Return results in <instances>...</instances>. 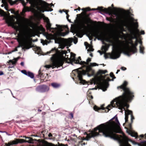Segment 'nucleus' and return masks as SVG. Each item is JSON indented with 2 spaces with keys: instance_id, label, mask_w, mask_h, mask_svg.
<instances>
[{
  "instance_id": "25",
  "label": "nucleus",
  "mask_w": 146,
  "mask_h": 146,
  "mask_svg": "<svg viewBox=\"0 0 146 146\" xmlns=\"http://www.w3.org/2000/svg\"><path fill=\"white\" fill-rule=\"evenodd\" d=\"M67 53V52L66 51V50H62V51H61V54L62 55V57H60L59 58H58V59H59L60 58H63L64 59V60H64V62L66 61V59L67 58H66L65 57H64V56H63V55L64 54H65V56H66V54Z\"/></svg>"
},
{
  "instance_id": "37",
  "label": "nucleus",
  "mask_w": 146,
  "mask_h": 146,
  "mask_svg": "<svg viewBox=\"0 0 146 146\" xmlns=\"http://www.w3.org/2000/svg\"><path fill=\"white\" fill-rule=\"evenodd\" d=\"M98 64H97V63H90V67H91V66H98Z\"/></svg>"
},
{
  "instance_id": "47",
  "label": "nucleus",
  "mask_w": 146,
  "mask_h": 146,
  "mask_svg": "<svg viewBox=\"0 0 146 146\" xmlns=\"http://www.w3.org/2000/svg\"><path fill=\"white\" fill-rule=\"evenodd\" d=\"M42 75V73H41L40 70L38 71L39 76L40 77H41Z\"/></svg>"
},
{
  "instance_id": "56",
  "label": "nucleus",
  "mask_w": 146,
  "mask_h": 146,
  "mask_svg": "<svg viewBox=\"0 0 146 146\" xmlns=\"http://www.w3.org/2000/svg\"><path fill=\"white\" fill-rule=\"evenodd\" d=\"M132 123L131 122V123H129V127L130 128H131V127H132L131 124H132Z\"/></svg>"
},
{
  "instance_id": "42",
  "label": "nucleus",
  "mask_w": 146,
  "mask_h": 146,
  "mask_svg": "<svg viewBox=\"0 0 146 146\" xmlns=\"http://www.w3.org/2000/svg\"><path fill=\"white\" fill-rule=\"evenodd\" d=\"M46 38L47 40H50L52 39H53V37H51L50 36H46Z\"/></svg>"
},
{
  "instance_id": "59",
  "label": "nucleus",
  "mask_w": 146,
  "mask_h": 146,
  "mask_svg": "<svg viewBox=\"0 0 146 146\" xmlns=\"http://www.w3.org/2000/svg\"><path fill=\"white\" fill-rule=\"evenodd\" d=\"M139 40V42H138L139 43L141 44V45H142V41L141 40Z\"/></svg>"
},
{
  "instance_id": "7",
  "label": "nucleus",
  "mask_w": 146,
  "mask_h": 146,
  "mask_svg": "<svg viewBox=\"0 0 146 146\" xmlns=\"http://www.w3.org/2000/svg\"><path fill=\"white\" fill-rule=\"evenodd\" d=\"M64 59L62 58L56 59L52 61L51 65H46L44 67L46 68H52L53 69L56 67L58 68L62 66L64 62Z\"/></svg>"
},
{
  "instance_id": "48",
  "label": "nucleus",
  "mask_w": 146,
  "mask_h": 146,
  "mask_svg": "<svg viewBox=\"0 0 146 146\" xmlns=\"http://www.w3.org/2000/svg\"><path fill=\"white\" fill-rule=\"evenodd\" d=\"M69 17V15L68 14H67L66 15V18L70 22H71L70 20L68 19Z\"/></svg>"
},
{
  "instance_id": "61",
  "label": "nucleus",
  "mask_w": 146,
  "mask_h": 146,
  "mask_svg": "<svg viewBox=\"0 0 146 146\" xmlns=\"http://www.w3.org/2000/svg\"><path fill=\"white\" fill-rule=\"evenodd\" d=\"M20 64L22 66H24V63L23 62H21V63Z\"/></svg>"
},
{
  "instance_id": "2",
  "label": "nucleus",
  "mask_w": 146,
  "mask_h": 146,
  "mask_svg": "<svg viewBox=\"0 0 146 146\" xmlns=\"http://www.w3.org/2000/svg\"><path fill=\"white\" fill-rule=\"evenodd\" d=\"M128 82L126 81L120 86H118V89H122L123 92L121 96L115 98L111 102L112 107L118 108L121 110V112H122L123 109L124 108V104L128 101L132 100L134 97V93L130 89L127 87Z\"/></svg>"
},
{
  "instance_id": "29",
  "label": "nucleus",
  "mask_w": 146,
  "mask_h": 146,
  "mask_svg": "<svg viewBox=\"0 0 146 146\" xmlns=\"http://www.w3.org/2000/svg\"><path fill=\"white\" fill-rule=\"evenodd\" d=\"M129 134L132 137H135L136 138L138 137V135L137 133L134 132H131V133H130Z\"/></svg>"
},
{
  "instance_id": "23",
  "label": "nucleus",
  "mask_w": 146,
  "mask_h": 146,
  "mask_svg": "<svg viewBox=\"0 0 146 146\" xmlns=\"http://www.w3.org/2000/svg\"><path fill=\"white\" fill-rule=\"evenodd\" d=\"M49 6V5L47 3L44 2L43 4L42 7H43L45 11H48L47 9V8Z\"/></svg>"
},
{
  "instance_id": "22",
  "label": "nucleus",
  "mask_w": 146,
  "mask_h": 146,
  "mask_svg": "<svg viewBox=\"0 0 146 146\" xmlns=\"http://www.w3.org/2000/svg\"><path fill=\"white\" fill-rule=\"evenodd\" d=\"M132 111L129 110H127L125 111V119H128V115L131 114Z\"/></svg>"
},
{
  "instance_id": "50",
  "label": "nucleus",
  "mask_w": 146,
  "mask_h": 146,
  "mask_svg": "<svg viewBox=\"0 0 146 146\" xmlns=\"http://www.w3.org/2000/svg\"><path fill=\"white\" fill-rule=\"evenodd\" d=\"M121 70H126V68L125 67H121Z\"/></svg>"
},
{
  "instance_id": "55",
  "label": "nucleus",
  "mask_w": 146,
  "mask_h": 146,
  "mask_svg": "<svg viewBox=\"0 0 146 146\" xmlns=\"http://www.w3.org/2000/svg\"><path fill=\"white\" fill-rule=\"evenodd\" d=\"M77 42H78V39L77 38H76V40H75L74 41V42L75 44H76L77 43Z\"/></svg>"
},
{
  "instance_id": "34",
  "label": "nucleus",
  "mask_w": 146,
  "mask_h": 146,
  "mask_svg": "<svg viewBox=\"0 0 146 146\" xmlns=\"http://www.w3.org/2000/svg\"><path fill=\"white\" fill-rule=\"evenodd\" d=\"M88 100H89L90 101L92 99H93V98L92 96L90 95H89L88 96V97H87Z\"/></svg>"
},
{
  "instance_id": "53",
  "label": "nucleus",
  "mask_w": 146,
  "mask_h": 146,
  "mask_svg": "<svg viewBox=\"0 0 146 146\" xmlns=\"http://www.w3.org/2000/svg\"><path fill=\"white\" fill-rule=\"evenodd\" d=\"M145 33V32L144 31H141L140 32L141 35H144Z\"/></svg>"
},
{
  "instance_id": "33",
  "label": "nucleus",
  "mask_w": 146,
  "mask_h": 146,
  "mask_svg": "<svg viewBox=\"0 0 146 146\" xmlns=\"http://www.w3.org/2000/svg\"><path fill=\"white\" fill-rule=\"evenodd\" d=\"M19 57L18 58H16L15 59V61H13L11 60H10L9 61V62H8V63H9L10 62H11L12 64H15L17 61L18 59H19Z\"/></svg>"
},
{
  "instance_id": "40",
  "label": "nucleus",
  "mask_w": 146,
  "mask_h": 146,
  "mask_svg": "<svg viewBox=\"0 0 146 146\" xmlns=\"http://www.w3.org/2000/svg\"><path fill=\"white\" fill-rule=\"evenodd\" d=\"M110 77L112 78L113 79H115L116 78V77L115 76L113 73L112 72L110 73Z\"/></svg>"
},
{
  "instance_id": "51",
  "label": "nucleus",
  "mask_w": 146,
  "mask_h": 146,
  "mask_svg": "<svg viewBox=\"0 0 146 146\" xmlns=\"http://www.w3.org/2000/svg\"><path fill=\"white\" fill-rule=\"evenodd\" d=\"M103 49L104 50V52H105L106 51V47L104 46H103Z\"/></svg>"
},
{
  "instance_id": "39",
  "label": "nucleus",
  "mask_w": 146,
  "mask_h": 146,
  "mask_svg": "<svg viewBox=\"0 0 146 146\" xmlns=\"http://www.w3.org/2000/svg\"><path fill=\"white\" fill-rule=\"evenodd\" d=\"M130 115H131V122L132 123L133 122V119H134V116L133 115V113L132 112L131 113V114H130Z\"/></svg>"
},
{
  "instance_id": "11",
  "label": "nucleus",
  "mask_w": 146,
  "mask_h": 146,
  "mask_svg": "<svg viewBox=\"0 0 146 146\" xmlns=\"http://www.w3.org/2000/svg\"><path fill=\"white\" fill-rule=\"evenodd\" d=\"M27 142H28V141L24 139H15L14 140L11 141L8 143H5V146H10L11 145H17L19 143H22Z\"/></svg>"
},
{
  "instance_id": "24",
  "label": "nucleus",
  "mask_w": 146,
  "mask_h": 146,
  "mask_svg": "<svg viewBox=\"0 0 146 146\" xmlns=\"http://www.w3.org/2000/svg\"><path fill=\"white\" fill-rule=\"evenodd\" d=\"M72 41V39L71 38H69L68 39H66L65 42L69 46H70L71 45V44Z\"/></svg>"
},
{
  "instance_id": "17",
  "label": "nucleus",
  "mask_w": 146,
  "mask_h": 146,
  "mask_svg": "<svg viewBox=\"0 0 146 146\" xmlns=\"http://www.w3.org/2000/svg\"><path fill=\"white\" fill-rule=\"evenodd\" d=\"M58 52V49L56 48L55 47L52 48L51 50L47 52L48 54H49L52 53L53 54V57H55L56 56Z\"/></svg>"
},
{
  "instance_id": "18",
  "label": "nucleus",
  "mask_w": 146,
  "mask_h": 146,
  "mask_svg": "<svg viewBox=\"0 0 146 146\" xmlns=\"http://www.w3.org/2000/svg\"><path fill=\"white\" fill-rule=\"evenodd\" d=\"M45 21L46 23V27L47 30L50 31L51 30H55V29L51 27V24L50 23L49 19L47 18L45 20Z\"/></svg>"
},
{
  "instance_id": "57",
  "label": "nucleus",
  "mask_w": 146,
  "mask_h": 146,
  "mask_svg": "<svg viewBox=\"0 0 146 146\" xmlns=\"http://www.w3.org/2000/svg\"><path fill=\"white\" fill-rule=\"evenodd\" d=\"M56 26L58 27L60 29H62V27L60 25H56Z\"/></svg>"
},
{
  "instance_id": "45",
  "label": "nucleus",
  "mask_w": 146,
  "mask_h": 146,
  "mask_svg": "<svg viewBox=\"0 0 146 146\" xmlns=\"http://www.w3.org/2000/svg\"><path fill=\"white\" fill-rule=\"evenodd\" d=\"M140 137L141 138H144L146 139V134L145 135H140Z\"/></svg>"
},
{
  "instance_id": "38",
  "label": "nucleus",
  "mask_w": 146,
  "mask_h": 146,
  "mask_svg": "<svg viewBox=\"0 0 146 146\" xmlns=\"http://www.w3.org/2000/svg\"><path fill=\"white\" fill-rule=\"evenodd\" d=\"M50 146H68L67 145H65L64 144H59L58 145H55L54 144H52Z\"/></svg>"
},
{
  "instance_id": "28",
  "label": "nucleus",
  "mask_w": 146,
  "mask_h": 146,
  "mask_svg": "<svg viewBox=\"0 0 146 146\" xmlns=\"http://www.w3.org/2000/svg\"><path fill=\"white\" fill-rule=\"evenodd\" d=\"M137 143L139 146H146V141H141L140 143Z\"/></svg>"
},
{
  "instance_id": "6",
  "label": "nucleus",
  "mask_w": 146,
  "mask_h": 146,
  "mask_svg": "<svg viewBox=\"0 0 146 146\" xmlns=\"http://www.w3.org/2000/svg\"><path fill=\"white\" fill-rule=\"evenodd\" d=\"M139 40L136 39L134 43L131 45V46L128 45L127 47L123 50V52L128 56H130L132 54H133L137 52V47L138 45Z\"/></svg>"
},
{
  "instance_id": "4",
  "label": "nucleus",
  "mask_w": 146,
  "mask_h": 146,
  "mask_svg": "<svg viewBox=\"0 0 146 146\" xmlns=\"http://www.w3.org/2000/svg\"><path fill=\"white\" fill-rule=\"evenodd\" d=\"M80 64L83 65V67H86V70H83L82 68H80L78 69L73 70L72 72L73 73L74 72L75 73L74 74V77L73 78V79L75 78L80 81L81 83L83 84L86 81L83 80V76L85 75L87 73L88 74L90 73L91 75H92L94 74V71L92 68L90 66H86L88 65V62L85 61H81Z\"/></svg>"
},
{
  "instance_id": "20",
  "label": "nucleus",
  "mask_w": 146,
  "mask_h": 146,
  "mask_svg": "<svg viewBox=\"0 0 146 146\" xmlns=\"http://www.w3.org/2000/svg\"><path fill=\"white\" fill-rule=\"evenodd\" d=\"M107 71L106 70H99L97 73V74L98 76H101L102 77V74H105L107 72Z\"/></svg>"
},
{
  "instance_id": "1",
  "label": "nucleus",
  "mask_w": 146,
  "mask_h": 146,
  "mask_svg": "<svg viewBox=\"0 0 146 146\" xmlns=\"http://www.w3.org/2000/svg\"><path fill=\"white\" fill-rule=\"evenodd\" d=\"M115 119V121H112L111 122H107L102 123L94 129V131L92 132L93 136L94 137L99 134V133H102L106 137H110L115 140L119 141L121 146H131L129 143V141H132L122 133L123 136L119 135L116 133H120L121 131L120 129H117L115 125L119 126L120 124L116 116H114L111 119L112 120Z\"/></svg>"
},
{
  "instance_id": "49",
  "label": "nucleus",
  "mask_w": 146,
  "mask_h": 146,
  "mask_svg": "<svg viewBox=\"0 0 146 146\" xmlns=\"http://www.w3.org/2000/svg\"><path fill=\"white\" fill-rule=\"evenodd\" d=\"M65 46V45L64 44H61L60 45V48L62 49L64 48Z\"/></svg>"
},
{
  "instance_id": "41",
  "label": "nucleus",
  "mask_w": 146,
  "mask_h": 146,
  "mask_svg": "<svg viewBox=\"0 0 146 146\" xmlns=\"http://www.w3.org/2000/svg\"><path fill=\"white\" fill-rule=\"evenodd\" d=\"M21 72L26 75H27V73L28 72H27L25 70H23L21 71Z\"/></svg>"
},
{
  "instance_id": "30",
  "label": "nucleus",
  "mask_w": 146,
  "mask_h": 146,
  "mask_svg": "<svg viewBox=\"0 0 146 146\" xmlns=\"http://www.w3.org/2000/svg\"><path fill=\"white\" fill-rule=\"evenodd\" d=\"M144 47L142 45H141L139 47V51L140 53L143 54L144 53Z\"/></svg>"
},
{
  "instance_id": "12",
  "label": "nucleus",
  "mask_w": 146,
  "mask_h": 146,
  "mask_svg": "<svg viewBox=\"0 0 146 146\" xmlns=\"http://www.w3.org/2000/svg\"><path fill=\"white\" fill-rule=\"evenodd\" d=\"M104 104L102 105L100 108H99L97 106H95L94 107V110L97 111H98L101 110H104V111L106 113L108 112L110 110V108H111V107H112L111 102V105H108V106L106 108L104 107Z\"/></svg>"
},
{
  "instance_id": "44",
  "label": "nucleus",
  "mask_w": 146,
  "mask_h": 146,
  "mask_svg": "<svg viewBox=\"0 0 146 146\" xmlns=\"http://www.w3.org/2000/svg\"><path fill=\"white\" fill-rule=\"evenodd\" d=\"M69 118L71 119L73 118V113H70L69 115Z\"/></svg>"
},
{
  "instance_id": "19",
  "label": "nucleus",
  "mask_w": 146,
  "mask_h": 146,
  "mask_svg": "<svg viewBox=\"0 0 146 146\" xmlns=\"http://www.w3.org/2000/svg\"><path fill=\"white\" fill-rule=\"evenodd\" d=\"M54 40L55 42L56 43L60 44L62 39L63 38L58 37L57 35H56L53 37V39Z\"/></svg>"
},
{
  "instance_id": "21",
  "label": "nucleus",
  "mask_w": 146,
  "mask_h": 146,
  "mask_svg": "<svg viewBox=\"0 0 146 146\" xmlns=\"http://www.w3.org/2000/svg\"><path fill=\"white\" fill-rule=\"evenodd\" d=\"M70 58H69L68 56L67 57L68 60L72 62V61L74 60V59H75V54L72 52L70 53Z\"/></svg>"
},
{
  "instance_id": "63",
  "label": "nucleus",
  "mask_w": 146,
  "mask_h": 146,
  "mask_svg": "<svg viewBox=\"0 0 146 146\" xmlns=\"http://www.w3.org/2000/svg\"><path fill=\"white\" fill-rule=\"evenodd\" d=\"M104 57H105V58H108V56L107 55L105 54L104 55Z\"/></svg>"
},
{
  "instance_id": "15",
  "label": "nucleus",
  "mask_w": 146,
  "mask_h": 146,
  "mask_svg": "<svg viewBox=\"0 0 146 146\" xmlns=\"http://www.w3.org/2000/svg\"><path fill=\"white\" fill-rule=\"evenodd\" d=\"M128 27L129 31L132 33V35L131 36L130 38H131L132 40L135 38V39L136 40V39H137V36L136 34L139 33V30L137 29L135 31V33L134 31H133L132 30L130 27L128 26Z\"/></svg>"
},
{
  "instance_id": "8",
  "label": "nucleus",
  "mask_w": 146,
  "mask_h": 146,
  "mask_svg": "<svg viewBox=\"0 0 146 146\" xmlns=\"http://www.w3.org/2000/svg\"><path fill=\"white\" fill-rule=\"evenodd\" d=\"M17 40L19 43V45L17 47V48L23 47V49H29L32 47V42L29 40L27 36L25 37L24 42L21 41L18 39H17Z\"/></svg>"
},
{
  "instance_id": "43",
  "label": "nucleus",
  "mask_w": 146,
  "mask_h": 146,
  "mask_svg": "<svg viewBox=\"0 0 146 146\" xmlns=\"http://www.w3.org/2000/svg\"><path fill=\"white\" fill-rule=\"evenodd\" d=\"M42 144L44 146H47L48 145V143L47 142L44 141L43 142Z\"/></svg>"
},
{
  "instance_id": "31",
  "label": "nucleus",
  "mask_w": 146,
  "mask_h": 146,
  "mask_svg": "<svg viewBox=\"0 0 146 146\" xmlns=\"http://www.w3.org/2000/svg\"><path fill=\"white\" fill-rule=\"evenodd\" d=\"M51 85L54 88H57L59 87L60 85L56 83H53L51 84Z\"/></svg>"
},
{
  "instance_id": "46",
  "label": "nucleus",
  "mask_w": 146,
  "mask_h": 146,
  "mask_svg": "<svg viewBox=\"0 0 146 146\" xmlns=\"http://www.w3.org/2000/svg\"><path fill=\"white\" fill-rule=\"evenodd\" d=\"M107 20L110 21V22H112V21L113 20V19L112 17H111V18H107Z\"/></svg>"
},
{
  "instance_id": "58",
  "label": "nucleus",
  "mask_w": 146,
  "mask_h": 146,
  "mask_svg": "<svg viewBox=\"0 0 146 146\" xmlns=\"http://www.w3.org/2000/svg\"><path fill=\"white\" fill-rule=\"evenodd\" d=\"M52 134L50 133L48 135V136L49 137H52Z\"/></svg>"
},
{
  "instance_id": "35",
  "label": "nucleus",
  "mask_w": 146,
  "mask_h": 146,
  "mask_svg": "<svg viewBox=\"0 0 146 146\" xmlns=\"http://www.w3.org/2000/svg\"><path fill=\"white\" fill-rule=\"evenodd\" d=\"M129 41L128 42V44H130L131 45L132 44H133V41L132 40V39L131 38H130L129 39Z\"/></svg>"
},
{
  "instance_id": "26",
  "label": "nucleus",
  "mask_w": 146,
  "mask_h": 146,
  "mask_svg": "<svg viewBox=\"0 0 146 146\" xmlns=\"http://www.w3.org/2000/svg\"><path fill=\"white\" fill-rule=\"evenodd\" d=\"M81 59L80 56H79L78 58L77 59H75L74 60L72 61V62H74L75 63L77 64H80V60H81Z\"/></svg>"
},
{
  "instance_id": "9",
  "label": "nucleus",
  "mask_w": 146,
  "mask_h": 146,
  "mask_svg": "<svg viewBox=\"0 0 146 146\" xmlns=\"http://www.w3.org/2000/svg\"><path fill=\"white\" fill-rule=\"evenodd\" d=\"M107 75H108L107 74L105 76H102V78H103L102 80V81H100L98 84V85L101 89L106 90L109 86L108 82L111 80L109 77L106 80L105 79L106 76Z\"/></svg>"
},
{
  "instance_id": "14",
  "label": "nucleus",
  "mask_w": 146,
  "mask_h": 146,
  "mask_svg": "<svg viewBox=\"0 0 146 146\" xmlns=\"http://www.w3.org/2000/svg\"><path fill=\"white\" fill-rule=\"evenodd\" d=\"M49 87L46 85H42L38 86L36 88V90L37 92L43 93L48 91Z\"/></svg>"
},
{
  "instance_id": "5",
  "label": "nucleus",
  "mask_w": 146,
  "mask_h": 146,
  "mask_svg": "<svg viewBox=\"0 0 146 146\" xmlns=\"http://www.w3.org/2000/svg\"><path fill=\"white\" fill-rule=\"evenodd\" d=\"M91 34L92 36L95 37L98 40H105L112 44V48L113 49L114 48L115 50L111 55V58L115 59L119 57L120 54L118 53L117 47L114 45V42L107 38L106 33L96 30L92 31Z\"/></svg>"
},
{
  "instance_id": "27",
  "label": "nucleus",
  "mask_w": 146,
  "mask_h": 146,
  "mask_svg": "<svg viewBox=\"0 0 146 146\" xmlns=\"http://www.w3.org/2000/svg\"><path fill=\"white\" fill-rule=\"evenodd\" d=\"M69 33V31H67L66 32H60L58 34V36H64Z\"/></svg>"
},
{
  "instance_id": "32",
  "label": "nucleus",
  "mask_w": 146,
  "mask_h": 146,
  "mask_svg": "<svg viewBox=\"0 0 146 146\" xmlns=\"http://www.w3.org/2000/svg\"><path fill=\"white\" fill-rule=\"evenodd\" d=\"M27 76L30 77L31 78H34V74L33 73L29 71H28Z\"/></svg>"
},
{
  "instance_id": "62",
  "label": "nucleus",
  "mask_w": 146,
  "mask_h": 146,
  "mask_svg": "<svg viewBox=\"0 0 146 146\" xmlns=\"http://www.w3.org/2000/svg\"><path fill=\"white\" fill-rule=\"evenodd\" d=\"M17 50H18L17 48L16 47L15 48V50L13 51H17Z\"/></svg>"
},
{
  "instance_id": "10",
  "label": "nucleus",
  "mask_w": 146,
  "mask_h": 146,
  "mask_svg": "<svg viewBox=\"0 0 146 146\" xmlns=\"http://www.w3.org/2000/svg\"><path fill=\"white\" fill-rule=\"evenodd\" d=\"M9 2L11 5H13L15 4H17L19 3H21L23 6V11L24 12L29 11L31 10V8L26 6V3H25L23 0H16L13 1L12 0H8Z\"/></svg>"
},
{
  "instance_id": "16",
  "label": "nucleus",
  "mask_w": 146,
  "mask_h": 146,
  "mask_svg": "<svg viewBox=\"0 0 146 146\" xmlns=\"http://www.w3.org/2000/svg\"><path fill=\"white\" fill-rule=\"evenodd\" d=\"M117 23L118 25L121 27L125 26L127 25V22L125 19H123L121 18H119Z\"/></svg>"
},
{
  "instance_id": "52",
  "label": "nucleus",
  "mask_w": 146,
  "mask_h": 146,
  "mask_svg": "<svg viewBox=\"0 0 146 146\" xmlns=\"http://www.w3.org/2000/svg\"><path fill=\"white\" fill-rule=\"evenodd\" d=\"M91 59L90 58H88V59L87 60L86 62H88L89 63V62H90L91 61Z\"/></svg>"
},
{
  "instance_id": "36",
  "label": "nucleus",
  "mask_w": 146,
  "mask_h": 146,
  "mask_svg": "<svg viewBox=\"0 0 146 146\" xmlns=\"http://www.w3.org/2000/svg\"><path fill=\"white\" fill-rule=\"evenodd\" d=\"M94 50V49L92 48V46H91L87 50V51L88 52L93 51Z\"/></svg>"
},
{
  "instance_id": "3",
  "label": "nucleus",
  "mask_w": 146,
  "mask_h": 146,
  "mask_svg": "<svg viewBox=\"0 0 146 146\" xmlns=\"http://www.w3.org/2000/svg\"><path fill=\"white\" fill-rule=\"evenodd\" d=\"M82 10L84 11L82 13L83 14V18L86 21V22L83 23L82 24V27L84 29H86L87 27H90L88 23H90L92 24H96L97 22L96 21H93L91 20L89 17L90 14H88L86 12L90 11L98 10L100 12H103L106 14H108L110 15L112 13V9L111 7H109L108 8H104L103 7H98L97 8H93L91 9L90 7H88L85 8H83Z\"/></svg>"
},
{
  "instance_id": "60",
  "label": "nucleus",
  "mask_w": 146,
  "mask_h": 146,
  "mask_svg": "<svg viewBox=\"0 0 146 146\" xmlns=\"http://www.w3.org/2000/svg\"><path fill=\"white\" fill-rule=\"evenodd\" d=\"M4 73L2 71H0V76L3 75Z\"/></svg>"
},
{
  "instance_id": "64",
  "label": "nucleus",
  "mask_w": 146,
  "mask_h": 146,
  "mask_svg": "<svg viewBox=\"0 0 146 146\" xmlns=\"http://www.w3.org/2000/svg\"><path fill=\"white\" fill-rule=\"evenodd\" d=\"M46 114V113L45 112H43L42 113V115H45Z\"/></svg>"
},
{
  "instance_id": "13",
  "label": "nucleus",
  "mask_w": 146,
  "mask_h": 146,
  "mask_svg": "<svg viewBox=\"0 0 146 146\" xmlns=\"http://www.w3.org/2000/svg\"><path fill=\"white\" fill-rule=\"evenodd\" d=\"M6 22L8 24L9 26H11L16 31V33L18 31H21V27L20 26L17 25L15 24L11 21L8 19L6 20Z\"/></svg>"
},
{
  "instance_id": "54",
  "label": "nucleus",
  "mask_w": 146,
  "mask_h": 146,
  "mask_svg": "<svg viewBox=\"0 0 146 146\" xmlns=\"http://www.w3.org/2000/svg\"><path fill=\"white\" fill-rule=\"evenodd\" d=\"M77 18L78 17L79 19V20H80V17L81 16V14H78L77 15Z\"/></svg>"
}]
</instances>
